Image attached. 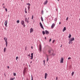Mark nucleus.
<instances>
[{"label":"nucleus","mask_w":80,"mask_h":80,"mask_svg":"<svg viewBox=\"0 0 80 80\" xmlns=\"http://www.w3.org/2000/svg\"><path fill=\"white\" fill-rule=\"evenodd\" d=\"M47 61L48 62V56H47Z\"/></svg>","instance_id":"nucleus-25"},{"label":"nucleus","mask_w":80,"mask_h":80,"mask_svg":"<svg viewBox=\"0 0 80 80\" xmlns=\"http://www.w3.org/2000/svg\"><path fill=\"white\" fill-rule=\"evenodd\" d=\"M31 78H32L31 80H33V78L32 77V76H31Z\"/></svg>","instance_id":"nucleus-33"},{"label":"nucleus","mask_w":80,"mask_h":80,"mask_svg":"<svg viewBox=\"0 0 80 80\" xmlns=\"http://www.w3.org/2000/svg\"><path fill=\"white\" fill-rule=\"evenodd\" d=\"M45 32L46 34H47V35H48V34H49V32L47 30H45Z\"/></svg>","instance_id":"nucleus-9"},{"label":"nucleus","mask_w":80,"mask_h":80,"mask_svg":"<svg viewBox=\"0 0 80 80\" xmlns=\"http://www.w3.org/2000/svg\"><path fill=\"white\" fill-rule=\"evenodd\" d=\"M39 52H42V45H40L39 46Z\"/></svg>","instance_id":"nucleus-4"},{"label":"nucleus","mask_w":80,"mask_h":80,"mask_svg":"<svg viewBox=\"0 0 80 80\" xmlns=\"http://www.w3.org/2000/svg\"><path fill=\"white\" fill-rule=\"evenodd\" d=\"M32 63V61H31L30 63Z\"/></svg>","instance_id":"nucleus-52"},{"label":"nucleus","mask_w":80,"mask_h":80,"mask_svg":"<svg viewBox=\"0 0 80 80\" xmlns=\"http://www.w3.org/2000/svg\"><path fill=\"white\" fill-rule=\"evenodd\" d=\"M53 50V49H52V48H48V52L49 53V54H50L51 53V52H52V51Z\"/></svg>","instance_id":"nucleus-1"},{"label":"nucleus","mask_w":80,"mask_h":80,"mask_svg":"<svg viewBox=\"0 0 80 80\" xmlns=\"http://www.w3.org/2000/svg\"><path fill=\"white\" fill-rule=\"evenodd\" d=\"M4 39L6 42V47H7V45H8V42H7V38L5 37L4 38Z\"/></svg>","instance_id":"nucleus-2"},{"label":"nucleus","mask_w":80,"mask_h":80,"mask_svg":"<svg viewBox=\"0 0 80 80\" xmlns=\"http://www.w3.org/2000/svg\"><path fill=\"white\" fill-rule=\"evenodd\" d=\"M6 51V48H5L4 49V52H5Z\"/></svg>","instance_id":"nucleus-21"},{"label":"nucleus","mask_w":80,"mask_h":80,"mask_svg":"<svg viewBox=\"0 0 80 80\" xmlns=\"http://www.w3.org/2000/svg\"><path fill=\"white\" fill-rule=\"evenodd\" d=\"M79 20H80V18L79 19Z\"/></svg>","instance_id":"nucleus-64"},{"label":"nucleus","mask_w":80,"mask_h":80,"mask_svg":"<svg viewBox=\"0 0 80 80\" xmlns=\"http://www.w3.org/2000/svg\"><path fill=\"white\" fill-rule=\"evenodd\" d=\"M23 73H24V74H25V72H27V71L25 70V69H24L23 70Z\"/></svg>","instance_id":"nucleus-13"},{"label":"nucleus","mask_w":80,"mask_h":80,"mask_svg":"<svg viewBox=\"0 0 80 80\" xmlns=\"http://www.w3.org/2000/svg\"><path fill=\"white\" fill-rule=\"evenodd\" d=\"M47 73H45V78L46 79L47 78Z\"/></svg>","instance_id":"nucleus-12"},{"label":"nucleus","mask_w":80,"mask_h":80,"mask_svg":"<svg viewBox=\"0 0 80 80\" xmlns=\"http://www.w3.org/2000/svg\"><path fill=\"white\" fill-rule=\"evenodd\" d=\"M22 25H24L23 27H25V22L24 21H22L21 22Z\"/></svg>","instance_id":"nucleus-3"},{"label":"nucleus","mask_w":80,"mask_h":80,"mask_svg":"<svg viewBox=\"0 0 80 80\" xmlns=\"http://www.w3.org/2000/svg\"><path fill=\"white\" fill-rule=\"evenodd\" d=\"M2 5H4V3L3 4H2Z\"/></svg>","instance_id":"nucleus-56"},{"label":"nucleus","mask_w":80,"mask_h":80,"mask_svg":"<svg viewBox=\"0 0 80 80\" xmlns=\"http://www.w3.org/2000/svg\"><path fill=\"white\" fill-rule=\"evenodd\" d=\"M71 37H72V35H71V34H69V35L68 36V38H70Z\"/></svg>","instance_id":"nucleus-20"},{"label":"nucleus","mask_w":80,"mask_h":80,"mask_svg":"<svg viewBox=\"0 0 80 80\" xmlns=\"http://www.w3.org/2000/svg\"><path fill=\"white\" fill-rule=\"evenodd\" d=\"M55 54H54L53 53H52V54H50L49 55L50 56H52V55H53V56H54L55 55Z\"/></svg>","instance_id":"nucleus-16"},{"label":"nucleus","mask_w":80,"mask_h":80,"mask_svg":"<svg viewBox=\"0 0 80 80\" xmlns=\"http://www.w3.org/2000/svg\"><path fill=\"white\" fill-rule=\"evenodd\" d=\"M66 30V27H64L63 28V29L62 30V32H65Z\"/></svg>","instance_id":"nucleus-14"},{"label":"nucleus","mask_w":80,"mask_h":80,"mask_svg":"<svg viewBox=\"0 0 80 80\" xmlns=\"http://www.w3.org/2000/svg\"><path fill=\"white\" fill-rule=\"evenodd\" d=\"M28 5H29V6H30V3H28Z\"/></svg>","instance_id":"nucleus-43"},{"label":"nucleus","mask_w":80,"mask_h":80,"mask_svg":"<svg viewBox=\"0 0 80 80\" xmlns=\"http://www.w3.org/2000/svg\"><path fill=\"white\" fill-rule=\"evenodd\" d=\"M27 80H29V79H28Z\"/></svg>","instance_id":"nucleus-62"},{"label":"nucleus","mask_w":80,"mask_h":80,"mask_svg":"<svg viewBox=\"0 0 80 80\" xmlns=\"http://www.w3.org/2000/svg\"><path fill=\"white\" fill-rule=\"evenodd\" d=\"M25 12L26 13H27V12L26 11V10H25Z\"/></svg>","instance_id":"nucleus-46"},{"label":"nucleus","mask_w":80,"mask_h":80,"mask_svg":"<svg viewBox=\"0 0 80 80\" xmlns=\"http://www.w3.org/2000/svg\"><path fill=\"white\" fill-rule=\"evenodd\" d=\"M41 19L42 22H43V18L42 17H41Z\"/></svg>","instance_id":"nucleus-18"},{"label":"nucleus","mask_w":80,"mask_h":80,"mask_svg":"<svg viewBox=\"0 0 80 80\" xmlns=\"http://www.w3.org/2000/svg\"><path fill=\"white\" fill-rule=\"evenodd\" d=\"M73 43V42H72V41H71V42H70V43L71 44H72V43Z\"/></svg>","instance_id":"nucleus-40"},{"label":"nucleus","mask_w":80,"mask_h":80,"mask_svg":"<svg viewBox=\"0 0 80 80\" xmlns=\"http://www.w3.org/2000/svg\"><path fill=\"white\" fill-rule=\"evenodd\" d=\"M56 80H58V77H57L56 78Z\"/></svg>","instance_id":"nucleus-39"},{"label":"nucleus","mask_w":80,"mask_h":80,"mask_svg":"<svg viewBox=\"0 0 80 80\" xmlns=\"http://www.w3.org/2000/svg\"><path fill=\"white\" fill-rule=\"evenodd\" d=\"M41 13L42 15H43V10H42Z\"/></svg>","instance_id":"nucleus-23"},{"label":"nucleus","mask_w":80,"mask_h":80,"mask_svg":"<svg viewBox=\"0 0 80 80\" xmlns=\"http://www.w3.org/2000/svg\"><path fill=\"white\" fill-rule=\"evenodd\" d=\"M45 60L43 61L44 65H45Z\"/></svg>","instance_id":"nucleus-30"},{"label":"nucleus","mask_w":80,"mask_h":80,"mask_svg":"<svg viewBox=\"0 0 80 80\" xmlns=\"http://www.w3.org/2000/svg\"><path fill=\"white\" fill-rule=\"evenodd\" d=\"M42 34L43 35H45V31H42Z\"/></svg>","instance_id":"nucleus-17"},{"label":"nucleus","mask_w":80,"mask_h":80,"mask_svg":"<svg viewBox=\"0 0 80 80\" xmlns=\"http://www.w3.org/2000/svg\"><path fill=\"white\" fill-rule=\"evenodd\" d=\"M33 55V53H32L31 54V55Z\"/></svg>","instance_id":"nucleus-44"},{"label":"nucleus","mask_w":80,"mask_h":80,"mask_svg":"<svg viewBox=\"0 0 80 80\" xmlns=\"http://www.w3.org/2000/svg\"><path fill=\"white\" fill-rule=\"evenodd\" d=\"M33 15H32V20H33Z\"/></svg>","instance_id":"nucleus-34"},{"label":"nucleus","mask_w":80,"mask_h":80,"mask_svg":"<svg viewBox=\"0 0 80 80\" xmlns=\"http://www.w3.org/2000/svg\"><path fill=\"white\" fill-rule=\"evenodd\" d=\"M41 28H42L43 29V30H44V28H43V26H41Z\"/></svg>","instance_id":"nucleus-27"},{"label":"nucleus","mask_w":80,"mask_h":80,"mask_svg":"<svg viewBox=\"0 0 80 80\" xmlns=\"http://www.w3.org/2000/svg\"><path fill=\"white\" fill-rule=\"evenodd\" d=\"M13 75H14V76H16V73H13Z\"/></svg>","instance_id":"nucleus-28"},{"label":"nucleus","mask_w":80,"mask_h":80,"mask_svg":"<svg viewBox=\"0 0 80 80\" xmlns=\"http://www.w3.org/2000/svg\"><path fill=\"white\" fill-rule=\"evenodd\" d=\"M45 40H46V37L45 38Z\"/></svg>","instance_id":"nucleus-57"},{"label":"nucleus","mask_w":80,"mask_h":80,"mask_svg":"<svg viewBox=\"0 0 80 80\" xmlns=\"http://www.w3.org/2000/svg\"><path fill=\"white\" fill-rule=\"evenodd\" d=\"M68 17H67L66 18V20H68Z\"/></svg>","instance_id":"nucleus-41"},{"label":"nucleus","mask_w":80,"mask_h":80,"mask_svg":"<svg viewBox=\"0 0 80 80\" xmlns=\"http://www.w3.org/2000/svg\"><path fill=\"white\" fill-rule=\"evenodd\" d=\"M62 45H61V46H60V47H62Z\"/></svg>","instance_id":"nucleus-59"},{"label":"nucleus","mask_w":80,"mask_h":80,"mask_svg":"<svg viewBox=\"0 0 80 80\" xmlns=\"http://www.w3.org/2000/svg\"><path fill=\"white\" fill-rule=\"evenodd\" d=\"M3 8H5V6H3Z\"/></svg>","instance_id":"nucleus-53"},{"label":"nucleus","mask_w":80,"mask_h":80,"mask_svg":"<svg viewBox=\"0 0 80 80\" xmlns=\"http://www.w3.org/2000/svg\"><path fill=\"white\" fill-rule=\"evenodd\" d=\"M57 18H56L55 19V21H57Z\"/></svg>","instance_id":"nucleus-31"},{"label":"nucleus","mask_w":80,"mask_h":80,"mask_svg":"<svg viewBox=\"0 0 80 80\" xmlns=\"http://www.w3.org/2000/svg\"><path fill=\"white\" fill-rule=\"evenodd\" d=\"M59 24H61V22H59Z\"/></svg>","instance_id":"nucleus-50"},{"label":"nucleus","mask_w":80,"mask_h":80,"mask_svg":"<svg viewBox=\"0 0 80 80\" xmlns=\"http://www.w3.org/2000/svg\"><path fill=\"white\" fill-rule=\"evenodd\" d=\"M58 0V1H59L60 0Z\"/></svg>","instance_id":"nucleus-63"},{"label":"nucleus","mask_w":80,"mask_h":80,"mask_svg":"<svg viewBox=\"0 0 80 80\" xmlns=\"http://www.w3.org/2000/svg\"><path fill=\"white\" fill-rule=\"evenodd\" d=\"M27 5H28V3H27Z\"/></svg>","instance_id":"nucleus-61"},{"label":"nucleus","mask_w":80,"mask_h":80,"mask_svg":"<svg viewBox=\"0 0 80 80\" xmlns=\"http://www.w3.org/2000/svg\"><path fill=\"white\" fill-rule=\"evenodd\" d=\"M5 10H6V12H7L8 10H7V8H6L5 9Z\"/></svg>","instance_id":"nucleus-36"},{"label":"nucleus","mask_w":80,"mask_h":80,"mask_svg":"<svg viewBox=\"0 0 80 80\" xmlns=\"http://www.w3.org/2000/svg\"><path fill=\"white\" fill-rule=\"evenodd\" d=\"M10 68V67L9 66H8V68Z\"/></svg>","instance_id":"nucleus-47"},{"label":"nucleus","mask_w":80,"mask_h":80,"mask_svg":"<svg viewBox=\"0 0 80 80\" xmlns=\"http://www.w3.org/2000/svg\"><path fill=\"white\" fill-rule=\"evenodd\" d=\"M54 27H55V24H54V23H53L52 24V25L51 28H54Z\"/></svg>","instance_id":"nucleus-8"},{"label":"nucleus","mask_w":80,"mask_h":80,"mask_svg":"<svg viewBox=\"0 0 80 80\" xmlns=\"http://www.w3.org/2000/svg\"><path fill=\"white\" fill-rule=\"evenodd\" d=\"M40 27L43 26V25H42V23H41V22H40Z\"/></svg>","instance_id":"nucleus-24"},{"label":"nucleus","mask_w":80,"mask_h":80,"mask_svg":"<svg viewBox=\"0 0 80 80\" xmlns=\"http://www.w3.org/2000/svg\"><path fill=\"white\" fill-rule=\"evenodd\" d=\"M28 19H29V18H28Z\"/></svg>","instance_id":"nucleus-54"},{"label":"nucleus","mask_w":80,"mask_h":80,"mask_svg":"<svg viewBox=\"0 0 80 80\" xmlns=\"http://www.w3.org/2000/svg\"><path fill=\"white\" fill-rule=\"evenodd\" d=\"M25 21L26 22H27V23H28V20L27 19V18H25Z\"/></svg>","instance_id":"nucleus-10"},{"label":"nucleus","mask_w":80,"mask_h":80,"mask_svg":"<svg viewBox=\"0 0 80 80\" xmlns=\"http://www.w3.org/2000/svg\"><path fill=\"white\" fill-rule=\"evenodd\" d=\"M25 50H27V47H26V48H25Z\"/></svg>","instance_id":"nucleus-49"},{"label":"nucleus","mask_w":80,"mask_h":80,"mask_svg":"<svg viewBox=\"0 0 80 80\" xmlns=\"http://www.w3.org/2000/svg\"><path fill=\"white\" fill-rule=\"evenodd\" d=\"M30 57H31V58H30V59H31L32 60L33 59V55H31V56H30Z\"/></svg>","instance_id":"nucleus-19"},{"label":"nucleus","mask_w":80,"mask_h":80,"mask_svg":"<svg viewBox=\"0 0 80 80\" xmlns=\"http://www.w3.org/2000/svg\"><path fill=\"white\" fill-rule=\"evenodd\" d=\"M27 9V8H25V10H26V9Z\"/></svg>","instance_id":"nucleus-55"},{"label":"nucleus","mask_w":80,"mask_h":80,"mask_svg":"<svg viewBox=\"0 0 80 80\" xmlns=\"http://www.w3.org/2000/svg\"><path fill=\"white\" fill-rule=\"evenodd\" d=\"M74 75V72H72V76H73Z\"/></svg>","instance_id":"nucleus-22"},{"label":"nucleus","mask_w":80,"mask_h":80,"mask_svg":"<svg viewBox=\"0 0 80 80\" xmlns=\"http://www.w3.org/2000/svg\"><path fill=\"white\" fill-rule=\"evenodd\" d=\"M51 40H52V39L51 38H50V40H49V42H51Z\"/></svg>","instance_id":"nucleus-42"},{"label":"nucleus","mask_w":80,"mask_h":80,"mask_svg":"<svg viewBox=\"0 0 80 80\" xmlns=\"http://www.w3.org/2000/svg\"><path fill=\"white\" fill-rule=\"evenodd\" d=\"M30 54H29V55H28V56H30Z\"/></svg>","instance_id":"nucleus-58"},{"label":"nucleus","mask_w":80,"mask_h":80,"mask_svg":"<svg viewBox=\"0 0 80 80\" xmlns=\"http://www.w3.org/2000/svg\"><path fill=\"white\" fill-rule=\"evenodd\" d=\"M17 22L18 23H19V22H20V21H19V20H18L17 21Z\"/></svg>","instance_id":"nucleus-26"},{"label":"nucleus","mask_w":80,"mask_h":80,"mask_svg":"<svg viewBox=\"0 0 80 80\" xmlns=\"http://www.w3.org/2000/svg\"><path fill=\"white\" fill-rule=\"evenodd\" d=\"M71 41H73L74 40V38H72L70 39Z\"/></svg>","instance_id":"nucleus-15"},{"label":"nucleus","mask_w":80,"mask_h":80,"mask_svg":"<svg viewBox=\"0 0 80 80\" xmlns=\"http://www.w3.org/2000/svg\"><path fill=\"white\" fill-rule=\"evenodd\" d=\"M13 79H15V78H13Z\"/></svg>","instance_id":"nucleus-60"},{"label":"nucleus","mask_w":80,"mask_h":80,"mask_svg":"<svg viewBox=\"0 0 80 80\" xmlns=\"http://www.w3.org/2000/svg\"><path fill=\"white\" fill-rule=\"evenodd\" d=\"M4 76H5V77H6V75H5V73H4Z\"/></svg>","instance_id":"nucleus-48"},{"label":"nucleus","mask_w":80,"mask_h":80,"mask_svg":"<svg viewBox=\"0 0 80 80\" xmlns=\"http://www.w3.org/2000/svg\"><path fill=\"white\" fill-rule=\"evenodd\" d=\"M18 59V56H17L16 58V60H17V59Z\"/></svg>","instance_id":"nucleus-29"},{"label":"nucleus","mask_w":80,"mask_h":80,"mask_svg":"<svg viewBox=\"0 0 80 80\" xmlns=\"http://www.w3.org/2000/svg\"><path fill=\"white\" fill-rule=\"evenodd\" d=\"M63 57H62L61 58L60 62L61 63H63Z\"/></svg>","instance_id":"nucleus-5"},{"label":"nucleus","mask_w":80,"mask_h":80,"mask_svg":"<svg viewBox=\"0 0 80 80\" xmlns=\"http://www.w3.org/2000/svg\"><path fill=\"white\" fill-rule=\"evenodd\" d=\"M5 25L6 27H7V20L5 21Z\"/></svg>","instance_id":"nucleus-7"},{"label":"nucleus","mask_w":80,"mask_h":80,"mask_svg":"<svg viewBox=\"0 0 80 80\" xmlns=\"http://www.w3.org/2000/svg\"><path fill=\"white\" fill-rule=\"evenodd\" d=\"M33 32V29L32 28H31L30 29V33H31L32 32Z\"/></svg>","instance_id":"nucleus-6"},{"label":"nucleus","mask_w":80,"mask_h":80,"mask_svg":"<svg viewBox=\"0 0 80 80\" xmlns=\"http://www.w3.org/2000/svg\"><path fill=\"white\" fill-rule=\"evenodd\" d=\"M47 2H48V1L47 0H46V1L44 2V5H46V4L47 3Z\"/></svg>","instance_id":"nucleus-11"},{"label":"nucleus","mask_w":80,"mask_h":80,"mask_svg":"<svg viewBox=\"0 0 80 80\" xmlns=\"http://www.w3.org/2000/svg\"><path fill=\"white\" fill-rule=\"evenodd\" d=\"M71 42V40H69V44H70V43Z\"/></svg>","instance_id":"nucleus-32"},{"label":"nucleus","mask_w":80,"mask_h":80,"mask_svg":"<svg viewBox=\"0 0 80 80\" xmlns=\"http://www.w3.org/2000/svg\"><path fill=\"white\" fill-rule=\"evenodd\" d=\"M10 80H13V78H11Z\"/></svg>","instance_id":"nucleus-35"},{"label":"nucleus","mask_w":80,"mask_h":80,"mask_svg":"<svg viewBox=\"0 0 80 80\" xmlns=\"http://www.w3.org/2000/svg\"><path fill=\"white\" fill-rule=\"evenodd\" d=\"M54 42H55V40H53L52 41V43H54Z\"/></svg>","instance_id":"nucleus-45"},{"label":"nucleus","mask_w":80,"mask_h":80,"mask_svg":"<svg viewBox=\"0 0 80 80\" xmlns=\"http://www.w3.org/2000/svg\"><path fill=\"white\" fill-rule=\"evenodd\" d=\"M31 48H32V49H33V47L32 46V47H31Z\"/></svg>","instance_id":"nucleus-51"},{"label":"nucleus","mask_w":80,"mask_h":80,"mask_svg":"<svg viewBox=\"0 0 80 80\" xmlns=\"http://www.w3.org/2000/svg\"><path fill=\"white\" fill-rule=\"evenodd\" d=\"M30 6H28V10H29V9H30Z\"/></svg>","instance_id":"nucleus-38"},{"label":"nucleus","mask_w":80,"mask_h":80,"mask_svg":"<svg viewBox=\"0 0 80 80\" xmlns=\"http://www.w3.org/2000/svg\"><path fill=\"white\" fill-rule=\"evenodd\" d=\"M70 59H71V58L70 57H69L68 58V60H69Z\"/></svg>","instance_id":"nucleus-37"}]
</instances>
